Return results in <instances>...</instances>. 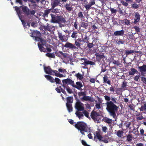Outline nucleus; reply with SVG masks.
<instances>
[{
	"label": "nucleus",
	"instance_id": "20e7f679",
	"mask_svg": "<svg viewBox=\"0 0 146 146\" xmlns=\"http://www.w3.org/2000/svg\"><path fill=\"white\" fill-rule=\"evenodd\" d=\"M44 72L46 74L52 75L53 76L55 75L60 78L65 77H66V75L65 74L64 75L60 74L58 71L56 70H52L49 66L46 67L44 66Z\"/></svg>",
	"mask_w": 146,
	"mask_h": 146
},
{
	"label": "nucleus",
	"instance_id": "4be33fe9",
	"mask_svg": "<svg viewBox=\"0 0 146 146\" xmlns=\"http://www.w3.org/2000/svg\"><path fill=\"white\" fill-rule=\"evenodd\" d=\"M44 76L48 80H49L50 82L52 83H54L55 82L54 79L51 76L46 75H44Z\"/></svg>",
	"mask_w": 146,
	"mask_h": 146
},
{
	"label": "nucleus",
	"instance_id": "de8ad7c7",
	"mask_svg": "<svg viewBox=\"0 0 146 146\" xmlns=\"http://www.w3.org/2000/svg\"><path fill=\"white\" fill-rule=\"evenodd\" d=\"M56 56L59 57H61L62 56V52L61 51H59L58 52H56Z\"/></svg>",
	"mask_w": 146,
	"mask_h": 146
},
{
	"label": "nucleus",
	"instance_id": "0eeeda50",
	"mask_svg": "<svg viewBox=\"0 0 146 146\" xmlns=\"http://www.w3.org/2000/svg\"><path fill=\"white\" fill-rule=\"evenodd\" d=\"M62 86L64 89H66V84H70L73 86L74 85V81L70 79H66L63 80H62Z\"/></svg>",
	"mask_w": 146,
	"mask_h": 146
},
{
	"label": "nucleus",
	"instance_id": "2f4dec72",
	"mask_svg": "<svg viewBox=\"0 0 146 146\" xmlns=\"http://www.w3.org/2000/svg\"><path fill=\"white\" fill-rule=\"evenodd\" d=\"M135 52H137L135 51L134 50H125V54L126 55H128L130 54L133 53Z\"/></svg>",
	"mask_w": 146,
	"mask_h": 146
},
{
	"label": "nucleus",
	"instance_id": "e433bc0d",
	"mask_svg": "<svg viewBox=\"0 0 146 146\" xmlns=\"http://www.w3.org/2000/svg\"><path fill=\"white\" fill-rule=\"evenodd\" d=\"M58 72L60 74V72L63 73H64L65 72H66L65 69L62 68H59L58 69Z\"/></svg>",
	"mask_w": 146,
	"mask_h": 146
},
{
	"label": "nucleus",
	"instance_id": "0e129e2a",
	"mask_svg": "<svg viewBox=\"0 0 146 146\" xmlns=\"http://www.w3.org/2000/svg\"><path fill=\"white\" fill-rule=\"evenodd\" d=\"M31 26L33 27H35L37 26V24L34 22H32L31 23Z\"/></svg>",
	"mask_w": 146,
	"mask_h": 146
},
{
	"label": "nucleus",
	"instance_id": "412c9836",
	"mask_svg": "<svg viewBox=\"0 0 146 146\" xmlns=\"http://www.w3.org/2000/svg\"><path fill=\"white\" fill-rule=\"evenodd\" d=\"M124 31L121 30L119 31H116L114 32V34L115 36H122L124 34Z\"/></svg>",
	"mask_w": 146,
	"mask_h": 146
},
{
	"label": "nucleus",
	"instance_id": "864d4df0",
	"mask_svg": "<svg viewBox=\"0 0 146 146\" xmlns=\"http://www.w3.org/2000/svg\"><path fill=\"white\" fill-rule=\"evenodd\" d=\"M81 26L82 27H83L84 28H86V27L87 26V24L83 22L81 23Z\"/></svg>",
	"mask_w": 146,
	"mask_h": 146
},
{
	"label": "nucleus",
	"instance_id": "6ab92c4d",
	"mask_svg": "<svg viewBox=\"0 0 146 146\" xmlns=\"http://www.w3.org/2000/svg\"><path fill=\"white\" fill-rule=\"evenodd\" d=\"M75 114L80 119H83L84 117L83 112H81L80 111H76Z\"/></svg>",
	"mask_w": 146,
	"mask_h": 146
},
{
	"label": "nucleus",
	"instance_id": "680f3d73",
	"mask_svg": "<svg viewBox=\"0 0 146 146\" xmlns=\"http://www.w3.org/2000/svg\"><path fill=\"white\" fill-rule=\"evenodd\" d=\"M133 106V105L130 104L128 106V107L130 108V109L131 110H134V108Z\"/></svg>",
	"mask_w": 146,
	"mask_h": 146
},
{
	"label": "nucleus",
	"instance_id": "4468645a",
	"mask_svg": "<svg viewBox=\"0 0 146 146\" xmlns=\"http://www.w3.org/2000/svg\"><path fill=\"white\" fill-rule=\"evenodd\" d=\"M95 55L96 56L97 60L99 62L102 61L105 58V57L103 54H100L98 53L96 54Z\"/></svg>",
	"mask_w": 146,
	"mask_h": 146
},
{
	"label": "nucleus",
	"instance_id": "7c9ffc66",
	"mask_svg": "<svg viewBox=\"0 0 146 146\" xmlns=\"http://www.w3.org/2000/svg\"><path fill=\"white\" fill-rule=\"evenodd\" d=\"M100 108L101 106L100 104L99 103H97L95 106L94 108V111H98V110H97V109L99 110V109Z\"/></svg>",
	"mask_w": 146,
	"mask_h": 146
},
{
	"label": "nucleus",
	"instance_id": "473e14b6",
	"mask_svg": "<svg viewBox=\"0 0 146 146\" xmlns=\"http://www.w3.org/2000/svg\"><path fill=\"white\" fill-rule=\"evenodd\" d=\"M51 11V9L45 11L44 14L43 15L44 17H47L48 15L50 13Z\"/></svg>",
	"mask_w": 146,
	"mask_h": 146
},
{
	"label": "nucleus",
	"instance_id": "f3484780",
	"mask_svg": "<svg viewBox=\"0 0 146 146\" xmlns=\"http://www.w3.org/2000/svg\"><path fill=\"white\" fill-rule=\"evenodd\" d=\"M76 85H75L74 83L73 87L80 90H82L81 88L82 87V83L80 82H77L76 83Z\"/></svg>",
	"mask_w": 146,
	"mask_h": 146
},
{
	"label": "nucleus",
	"instance_id": "c756f323",
	"mask_svg": "<svg viewBox=\"0 0 146 146\" xmlns=\"http://www.w3.org/2000/svg\"><path fill=\"white\" fill-rule=\"evenodd\" d=\"M108 78L107 76H104L103 77L104 82L107 83L109 85L111 84V82L110 80H108Z\"/></svg>",
	"mask_w": 146,
	"mask_h": 146
},
{
	"label": "nucleus",
	"instance_id": "9d476101",
	"mask_svg": "<svg viewBox=\"0 0 146 146\" xmlns=\"http://www.w3.org/2000/svg\"><path fill=\"white\" fill-rule=\"evenodd\" d=\"M81 99L83 102L85 101L91 102H93L94 101V99L93 98H91L90 96H86V95L84 96H83L81 98Z\"/></svg>",
	"mask_w": 146,
	"mask_h": 146
},
{
	"label": "nucleus",
	"instance_id": "603ef678",
	"mask_svg": "<svg viewBox=\"0 0 146 146\" xmlns=\"http://www.w3.org/2000/svg\"><path fill=\"white\" fill-rule=\"evenodd\" d=\"M78 16L79 17H80L81 18H84V16L82 13L81 12H79L78 14Z\"/></svg>",
	"mask_w": 146,
	"mask_h": 146
},
{
	"label": "nucleus",
	"instance_id": "ddd939ff",
	"mask_svg": "<svg viewBox=\"0 0 146 146\" xmlns=\"http://www.w3.org/2000/svg\"><path fill=\"white\" fill-rule=\"evenodd\" d=\"M64 47L66 48H69L72 49L77 48L74 44L69 42H66L64 45Z\"/></svg>",
	"mask_w": 146,
	"mask_h": 146
},
{
	"label": "nucleus",
	"instance_id": "37998d69",
	"mask_svg": "<svg viewBox=\"0 0 146 146\" xmlns=\"http://www.w3.org/2000/svg\"><path fill=\"white\" fill-rule=\"evenodd\" d=\"M78 96L80 97L81 96H84L86 95V93L84 92H81L78 93Z\"/></svg>",
	"mask_w": 146,
	"mask_h": 146
},
{
	"label": "nucleus",
	"instance_id": "7ed1b4c3",
	"mask_svg": "<svg viewBox=\"0 0 146 146\" xmlns=\"http://www.w3.org/2000/svg\"><path fill=\"white\" fill-rule=\"evenodd\" d=\"M74 126L80 131V133L83 135H85L83 132H89L90 131V129L87 127L86 124L83 122H78L74 125Z\"/></svg>",
	"mask_w": 146,
	"mask_h": 146
},
{
	"label": "nucleus",
	"instance_id": "09e8293b",
	"mask_svg": "<svg viewBox=\"0 0 146 146\" xmlns=\"http://www.w3.org/2000/svg\"><path fill=\"white\" fill-rule=\"evenodd\" d=\"M124 42V41L122 40L121 39H119L118 41H117V43L118 45L123 44Z\"/></svg>",
	"mask_w": 146,
	"mask_h": 146
},
{
	"label": "nucleus",
	"instance_id": "a18cd8bd",
	"mask_svg": "<svg viewBox=\"0 0 146 146\" xmlns=\"http://www.w3.org/2000/svg\"><path fill=\"white\" fill-rule=\"evenodd\" d=\"M141 76V75L140 74H139L137 75H136L134 77V80L136 81H137L139 79V78H140Z\"/></svg>",
	"mask_w": 146,
	"mask_h": 146
},
{
	"label": "nucleus",
	"instance_id": "e2e57ef3",
	"mask_svg": "<svg viewBox=\"0 0 146 146\" xmlns=\"http://www.w3.org/2000/svg\"><path fill=\"white\" fill-rule=\"evenodd\" d=\"M82 144L85 146H90L89 145H88L86 143V142L84 141V140H82Z\"/></svg>",
	"mask_w": 146,
	"mask_h": 146
},
{
	"label": "nucleus",
	"instance_id": "b1692460",
	"mask_svg": "<svg viewBox=\"0 0 146 146\" xmlns=\"http://www.w3.org/2000/svg\"><path fill=\"white\" fill-rule=\"evenodd\" d=\"M57 23H59L60 22L64 23L65 22V19L61 16H57Z\"/></svg>",
	"mask_w": 146,
	"mask_h": 146
},
{
	"label": "nucleus",
	"instance_id": "6e6d98bb",
	"mask_svg": "<svg viewBox=\"0 0 146 146\" xmlns=\"http://www.w3.org/2000/svg\"><path fill=\"white\" fill-rule=\"evenodd\" d=\"M132 7L134 9H137L139 7V5L136 3H134L132 5Z\"/></svg>",
	"mask_w": 146,
	"mask_h": 146
},
{
	"label": "nucleus",
	"instance_id": "a211bd4d",
	"mask_svg": "<svg viewBox=\"0 0 146 146\" xmlns=\"http://www.w3.org/2000/svg\"><path fill=\"white\" fill-rule=\"evenodd\" d=\"M103 120L104 122L108 123L109 126H110L113 123L112 119L107 117H104Z\"/></svg>",
	"mask_w": 146,
	"mask_h": 146
},
{
	"label": "nucleus",
	"instance_id": "1a4fd4ad",
	"mask_svg": "<svg viewBox=\"0 0 146 146\" xmlns=\"http://www.w3.org/2000/svg\"><path fill=\"white\" fill-rule=\"evenodd\" d=\"M14 8H15V10H16L17 13L18 15V16L20 19L21 20L22 24L24 25L25 26V24H26V23L25 22V21L24 20H22V15H21V12L20 11V10L19 9V8L17 7H14Z\"/></svg>",
	"mask_w": 146,
	"mask_h": 146
},
{
	"label": "nucleus",
	"instance_id": "4c0bfd02",
	"mask_svg": "<svg viewBox=\"0 0 146 146\" xmlns=\"http://www.w3.org/2000/svg\"><path fill=\"white\" fill-rule=\"evenodd\" d=\"M127 85V82H126L124 81L122 84L121 88L122 89H123L124 90H125L126 87Z\"/></svg>",
	"mask_w": 146,
	"mask_h": 146
},
{
	"label": "nucleus",
	"instance_id": "49530a36",
	"mask_svg": "<svg viewBox=\"0 0 146 146\" xmlns=\"http://www.w3.org/2000/svg\"><path fill=\"white\" fill-rule=\"evenodd\" d=\"M127 140L128 141H130L132 139V136L131 135H127Z\"/></svg>",
	"mask_w": 146,
	"mask_h": 146
},
{
	"label": "nucleus",
	"instance_id": "a878e982",
	"mask_svg": "<svg viewBox=\"0 0 146 146\" xmlns=\"http://www.w3.org/2000/svg\"><path fill=\"white\" fill-rule=\"evenodd\" d=\"M139 109L140 111H145V113H146V103H144L143 105H142L141 108H139Z\"/></svg>",
	"mask_w": 146,
	"mask_h": 146
},
{
	"label": "nucleus",
	"instance_id": "5fc2aeb1",
	"mask_svg": "<svg viewBox=\"0 0 146 146\" xmlns=\"http://www.w3.org/2000/svg\"><path fill=\"white\" fill-rule=\"evenodd\" d=\"M141 80L142 81L143 83L145 84H146V77L142 76L141 77Z\"/></svg>",
	"mask_w": 146,
	"mask_h": 146
},
{
	"label": "nucleus",
	"instance_id": "338daca9",
	"mask_svg": "<svg viewBox=\"0 0 146 146\" xmlns=\"http://www.w3.org/2000/svg\"><path fill=\"white\" fill-rule=\"evenodd\" d=\"M75 43L76 45L78 47H80V44H81V43H80V42L75 41Z\"/></svg>",
	"mask_w": 146,
	"mask_h": 146
},
{
	"label": "nucleus",
	"instance_id": "8fccbe9b",
	"mask_svg": "<svg viewBox=\"0 0 146 146\" xmlns=\"http://www.w3.org/2000/svg\"><path fill=\"white\" fill-rule=\"evenodd\" d=\"M121 3L124 6H125L126 7L128 5V3H127V2L125 1H121Z\"/></svg>",
	"mask_w": 146,
	"mask_h": 146
},
{
	"label": "nucleus",
	"instance_id": "ea45409f",
	"mask_svg": "<svg viewBox=\"0 0 146 146\" xmlns=\"http://www.w3.org/2000/svg\"><path fill=\"white\" fill-rule=\"evenodd\" d=\"M66 89L68 92L69 94H71L73 93L72 90L68 86L67 87H66Z\"/></svg>",
	"mask_w": 146,
	"mask_h": 146
},
{
	"label": "nucleus",
	"instance_id": "58836bf2",
	"mask_svg": "<svg viewBox=\"0 0 146 146\" xmlns=\"http://www.w3.org/2000/svg\"><path fill=\"white\" fill-rule=\"evenodd\" d=\"M55 82H56V84H60L61 81L60 80L57 78H55L54 79Z\"/></svg>",
	"mask_w": 146,
	"mask_h": 146
},
{
	"label": "nucleus",
	"instance_id": "f704fd0d",
	"mask_svg": "<svg viewBox=\"0 0 146 146\" xmlns=\"http://www.w3.org/2000/svg\"><path fill=\"white\" fill-rule=\"evenodd\" d=\"M46 56L50 58H54L55 56L54 54L53 53H48L46 54Z\"/></svg>",
	"mask_w": 146,
	"mask_h": 146
},
{
	"label": "nucleus",
	"instance_id": "2eb2a0df",
	"mask_svg": "<svg viewBox=\"0 0 146 146\" xmlns=\"http://www.w3.org/2000/svg\"><path fill=\"white\" fill-rule=\"evenodd\" d=\"M95 3L94 0H92L90 2L89 4L86 5L84 6L86 9L87 10H89L91 8V7L92 5L95 4Z\"/></svg>",
	"mask_w": 146,
	"mask_h": 146
},
{
	"label": "nucleus",
	"instance_id": "69168bd1",
	"mask_svg": "<svg viewBox=\"0 0 146 146\" xmlns=\"http://www.w3.org/2000/svg\"><path fill=\"white\" fill-rule=\"evenodd\" d=\"M140 131L141 134L142 135H144L145 134L144 133V131L143 129H140Z\"/></svg>",
	"mask_w": 146,
	"mask_h": 146
},
{
	"label": "nucleus",
	"instance_id": "cd10ccee",
	"mask_svg": "<svg viewBox=\"0 0 146 146\" xmlns=\"http://www.w3.org/2000/svg\"><path fill=\"white\" fill-rule=\"evenodd\" d=\"M139 71L146 72V65H143L142 66H138Z\"/></svg>",
	"mask_w": 146,
	"mask_h": 146
},
{
	"label": "nucleus",
	"instance_id": "4d7b16f0",
	"mask_svg": "<svg viewBox=\"0 0 146 146\" xmlns=\"http://www.w3.org/2000/svg\"><path fill=\"white\" fill-rule=\"evenodd\" d=\"M123 22L125 24L127 25H129L130 23L129 21L127 19L124 20H123Z\"/></svg>",
	"mask_w": 146,
	"mask_h": 146
},
{
	"label": "nucleus",
	"instance_id": "c9c22d12",
	"mask_svg": "<svg viewBox=\"0 0 146 146\" xmlns=\"http://www.w3.org/2000/svg\"><path fill=\"white\" fill-rule=\"evenodd\" d=\"M76 76L77 77L78 79L80 80H81L83 78L82 75L79 73L76 74Z\"/></svg>",
	"mask_w": 146,
	"mask_h": 146
},
{
	"label": "nucleus",
	"instance_id": "3c124183",
	"mask_svg": "<svg viewBox=\"0 0 146 146\" xmlns=\"http://www.w3.org/2000/svg\"><path fill=\"white\" fill-rule=\"evenodd\" d=\"M77 34V33H75V32H73L71 36L73 38H76L77 37V35H76V34Z\"/></svg>",
	"mask_w": 146,
	"mask_h": 146
},
{
	"label": "nucleus",
	"instance_id": "774afa93",
	"mask_svg": "<svg viewBox=\"0 0 146 146\" xmlns=\"http://www.w3.org/2000/svg\"><path fill=\"white\" fill-rule=\"evenodd\" d=\"M113 63L118 66L120 64V62L118 61H114L113 62Z\"/></svg>",
	"mask_w": 146,
	"mask_h": 146
},
{
	"label": "nucleus",
	"instance_id": "393cba45",
	"mask_svg": "<svg viewBox=\"0 0 146 146\" xmlns=\"http://www.w3.org/2000/svg\"><path fill=\"white\" fill-rule=\"evenodd\" d=\"M137 72V71L135 69L131 68L129 72V74L130 75L133 76L135 73Z\"/></svg>",
	"mask_w": 146,
	"mask_h": 146
},
{
	"label": "nucleus",
	"instance_id": "13d9d810",
	"mask_svg": "<svg viewBox=\"0 0 146 146\" xmlns=\"http://www.w3.org/2000/svg\"><path fill=\"white\" fill-rule=\"evenodd\" d=\"M110 11L112 13L115 14L117 12V10L116 9H114V8H110Z\"/></svg>",
	"mask_w": 146,
	"mask_h": 146
},
{
	"label": "nucleus",
	"instance_id": "a19ab883",
	"mask_svg": "<svg viewBox=\"0 0 146 146\" xmlns=\"http://www.w3.org/2000/svg\"><path fill=\"white\" fill-rule=\"evenodd\" d=\"M97 137L98 139L100 140L102 138V136L99 134L97 133L96 136L94 137L95 140L96 141V138Z\"/></svg>",
	"mask_w": 146,
	"mask_h": 146
},
{
	"label": "nucleus",
	"instance_id": "052dcab7",
	"mask_svg": "<svg viewBox=\"0 0 146 146\" xmlns=\"http://www.w3.org/2000/svg\"><path fill=\"white\" fill-rule=\"evenodd\" d=\"M93 46L94 44L92 43H89L87 45V46L90 48L92 47Z\"/></svg>",
	"mask_w": 146,
	"mask_h": 146
},
{
	"label": "nucleus",
	"instance_id": "c85d7f7f",
	"mask_svg": "<svg viewBox=\"0 0 146 146\" xmlns=\"http://www.w3.org/2000/svg\"><path fill=\"white\" fill-rule=\"evenodd\" d=\"M58 36L60 39L61 40L62 42L65 41L64 40V38L65 37L64 35H62V34L61 33H58Z\"/></svg>",
	"mask_w": 146,
	"mask_h": 146
},
{
	"label": "nucleus",
	"instance_id": "c03bdc74",
	"mask_svg": "<svg viewBox=\"0 0 146 146\" xmlns=\"http://www.w3.org/2000/svg\"><path fill=\"white\" fill-rule=\"evenodd\" d=\"M133 28L135 29L137 32H139L140 31V28L139 27L135 26H134Z\"/></svg>",
	"mask_w": 146,
	"mask_h": 146
},
{
	"label": "nucleus",
	"instance_id": "9b49d317",
	"mask_svg": "<svg viewBox=\"0 0 146 146\" xmlns=\"http://www.w3.org/2000/svg\"><path fill=\"white\" fill-rule=\"evenodd\" d=\"M60 1V0H52L51 3V5L52 6V8L53 9L58 5L61 6V5H59Z\"/></svg>",
	"mask_w": 146,
	"mask_h": 146
},
{
	"label": "nucleus",
	"instance_id": "dca6fc26",
	"mask_svg": "<svg viewBox=\"0 0 146 146\" xmlns=\"http://www.w3.org/2000/svg\"><path fill=\"white\" fill-rule=\"evenodd\" d=\"M135 18L134 19V21L133 23L135 24H136L140 20V16L139 13L137 12L135 13Z\"/></svg>",
	"mask_w": 146,
	"mask_h": 146
},
{
	"label": "nucleus",
	"instance_id": "79ce46f5",
	"mask_svg": "<svg viewBox=\"0 0 146 146\" xmlns=\"http://www.w3.org/2000/svg\"><path fill=\"white\" fill-rule=\"evenodd\" d=\"M82 112L83 113V114H84L86 117L87 118L89 117V113L86 110H85L83 111Z\"/></svg>",
	"mask_w": 146,
	"mask_h": 146
},
{
	"label": "nucleus",
	"instance_id": "f257e3e1",
	"mask_svg": "<svg viewBox=\"0 0 146 146\" xmlns=\"http://www.w3.org/2000/svg\"><path fill=\"white\" fill-rule=\"evenodd\" d=\"M105 100L108 101L105 103L106 106V109L110 115L115 118L116 116L115 112L118 110V107L114 104L117 103L116 98L111 97L107 95L104 96Z\"/></svg>",
	"mask_w": 146,
	"mask_h": 146
},
{
	"label": "nucleus",
	"instance_id": "5701e85b",
	"mask_svg": "<svg viewBox=\"0 0 146 146\" xmlns=\"http://www.w3.org/2000/svg\"><path fill=\"white\" fill-rule=\"evenodd\" d=\"M43 27L44 29L45 30L50 31L53 28V26L52 25H50L49 24L47 23L46 25H44Z\"/></svg>",
	"mask_w": 146,
	"mask_h": 146
},
{
	"label": "nucleus",
	"instance_id": "f8f14e48",
	"mask_svg": "<svg viewBox=\"0 0 146 146\" xmlns=\"http://www.w3.org/2000/svg\"><path fill=\"white\" fill-rule=\"evenodd\" d=\"M22 8V9L23 12L26 14L27 15H28L29 14V9L27 7L24 6H23L22 7L21 6L19 7H18L19 8V10L21 12V14L22 13V11L20 9L21 8Z\"/></svg>",
	"mask_w": 146,
	"mask_h": 146
},
{
	"label": "nucleus",
	"instance_id": "39448f33",
	"mask_svg": "<svg viewBox=\"0 0 146 146\" xmlns=\"http://www.w3.org/2000/svg\"><path fill=\"white\" fill-rule=\"evenodd\" d=\"M67 103L66 104V107L68 111L69 112H71L72 111V107L71 104L73 101V97H68L67 98Z\"/></svg>",
	"mask_w": 146,
	"mask_h": 146
},
{
	"label": "nucleus",
	"instance_id": "423d86ee",
	"mask_svg": "<svg viewBox=\"0 0 146 146\" xmlns=\"http://www.w3.org/2000/svg\"><path fill=\"white\" fill-rule=\"evenodd\" d=\"M101 114V112H97L96 111H93L91 113V116L92 118L95 121H96L97 122H99V120L100 118L99 117Z\"/></svg>",
	"mask_w": 146,
	"mask_h": 146
},
{
	"label": "nucleus",
	"instance_id": "72a5a7b5",
	"mask_svg": "<svg viewBox=\"0 0 146 146\" xmlns=\"http://www.w3.org/2000/svg\"><path fill=\"white\" fill-rule=\"evenodd\" d=\"M123 131L119 130L117 131V135L118 137H121L123 135Z\"/></svg>",
	"mask_w": 146,
	"mask_h": 146
},
{
	"label": "nucleus",
	"instance_id": "aec40b11",
	"mask_svg": "<svg viewBox=\"0 0 146 146\" xmlns=\"http://www.w3.org/2000/svg\"><path fill=\"white\" fill-rule=\"evenodd\" d=\"M50 15L51 17V22L52 23H57V16L56 15H54L52 14H50Z\"/></svg>",
	"mask_w": 146,
	"mask_h": 146
},
{
	"label": "nucleus",
	"instance_id": "bb28decb",
	"mask_svg": "<svg viewBox=\"0 0 146 146\" xmlns=\"http://www.w3.org/2000/svg\"><path fill=\"white\" fill-rule=\"evenodd\" d=\"M66 9L69 12H70L72 10V6L70 4L66 3L65 5Z\"/></svg>",
	"mask_w": 146,
	"mask_h": 146
},
{
	"label": "nucleus",
	"instance_id": "6e6552de",
	"mask_svg": "<svg viewBox=\"0 0 146 146\" xmlns=\"http://www.w3.org/2000/svg\"><path fill=\"white\" fill-rule=\"evenodd\" d=\"M75 108L77 110V111H82L84 110V104L80 102H76L75 105Z\"/></svg>",
	"mask_w": 146,
	"mask_h": 146
},
{
	"label": "nucleus",
	"instance_id": "f03ea898",
	"mask_svg": "<svg viewBox=\"0 0 146 146\" xmlns=\"http://www.w3.org/2000/svg\"><path fill=\"white\" fill-rule=\"evenodd\" d=\"M41 34L38 31H36V32L33 33L31 35V37H33V39L36 41H39L38 44V46L39 50L41 52H46V50L43 46L45 45L46 43L45 40L42 39L40 37Z\"/></svg>",
	"mask_w": 146,
	"mask_h": 146
},
{
	"label": "nucleus",
	"instance_id": "bf43d9fd",
	"mask_svg": "<svg viewBox=\"0 0 146 146\" xmlns=\"http://www.w3.org/2000/svg\"><path fill=\"white\" fill-rule=\"evenodd\" d=\"M102 131L106 133L107 132V128L106 126H103L102 127Z\"/></svg>",
	"mask_w": 146,
	"mask_h": 146
}]
</instances>
